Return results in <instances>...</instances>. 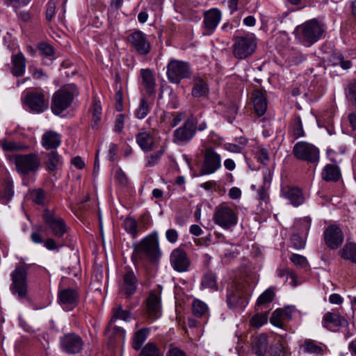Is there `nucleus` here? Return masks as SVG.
Listing matches in <instances>:
<instances>
[{
	"label": "nucleus",
	"instance_id": "473e14b6",
	"mask_svg": "<svg viewBox=\"0 0 356 356\" xmlns=\"http://www.w3.org/2000/svg\"><path fill=\"white\" fill-rule=\"evenodd\" d=\"M340 177V170L338 166L327 164L324 167L322 178L327 181H337Z\"/></svg>",
	"mask_w": 356,
	"mask_h": 356
},
{
	"label": "nucleus",
	"instance_id": "a18cd8bd",
	"mask_svg": "<svg viewBox=\"0 0 356 356\" xmlns=\"http://www.w3.org/2000/svg\"><path fill=\"white\" fill-rule=\"evenodd\" d=\"M113 320L122 319L125 321H129L131 318V312L129 310L123 309L122 305H118L113 309Z\"/></svg>",
	"mask_w": 356,
	"mask_h": 356
},
{
	"label": "nucleus",
	"instance_id": "7c9ffc66",
	"mask_svg": "<svg viewBox=\"0 0 356 356\" xmlns=\"http://www.w3.org/2000/svg\"><path fill=\"white\" fill-rule=\"evenodd\" d=\"M268 353L270 356H286L289 348L286 340L281 336L277 337L275 342L270 346Z\"/></svg>",
	"mask_w": 356,
	"mask_h": 356
},
{
	"label": "nucleus",
	"instance_id": "a211bd4d",
	"mask_svg": "<svg viewBox=\"0 0 356 356\" xmlns=\"http://www.w3.org/2000/svg\"><path fill=\"white\" fill-rule=\"evenodd\" d=\"M137 286L138 278L134 272L130 268H127L119 284L120 292L129 298L136 293Z\"/></svg>",
	"mask_w": 356,
	"mask_h": 356
},
{
	"label": "nucleus",
	"instance_id": "49530a36",
	"mask_svg": "<svg viewBox=\"0 0 356 356\" xmlns=\"http://www.w3.org/2000/svg\"><path fill=\"white\" fill-rule=\"evenodd\" d=\"M274 297V289L272 287L268 288L259 296L257 301V305L260 306L266 303H269L273 300Z\"/></svg>",
	"mask_w": 356,
	"mask_h": 356
},
{
	"label": "nucleus",
	"instance_id": "864d4df0",
	"mask_svg": "<svg viewBox=\"0 0 356 356\" xmlns=\"http://www.w3.org/2000/svg\"><path fill=\"white\" fill-rule=\"evenodd\" d=\"M31 197L33 202L38 205L44 204L45 193L42 188H38L31 192Z\"/></svg>",
	"mask_w": 356,
	"mask_h": 356
},
{
	"label": "nucleus",
	"instance_id": "39448f33",
	"mask_svg": "<svg viewBox=\"0 0 356 356\" xmlns=\"http://www.w3.org/2000/svg\"><path fill=\"white\" fill-rule=\"evenodd\" d=\"M29 268L30 264L23 262L17 265L10 273L12 284L10 289L19 299L24 298L27 294V274Z\"/></svg>",
	"mask_w": 356,
	"mask_h": 356
},
{
	"label": "nucleus",
	"instance_id": "1a4fd4ad",
	"mask_svg": "<svg viewBox=\"0 0 356 356\" xmlns=\"http://www.w3.org/2000/svg\"><path fill=\"white\" fill-rule=\"evenodd\" d=\"M166 74L170 83L178 84L182 79L190 78L191 68L187 62L172 59L167 65Z\"/></svg>",
	"mask_w": 356,
	"mask_h": 356
},
{
	"label": "nucleus",
	"instance_id": "2f4dec72",
	"mask_svg": "<svg viewBox=\"0 0 356 356\" xmlns=\"http://www.w3.org/2000/svg\"><path fill=\"white\" fill-rule=\"evenodd\" d=\"M268 338L265 334L256 337L252 343V350L257 356H264L268 351Z\"/></svg>",
	"mask_w": 356,
	"mask_h": 356
},
{
	"label": "nucleus",
	"instance_id": "052dcab7",
	"mask_svg": "<svg viewBox=\"0 0 356 356\" xmlns=\"http://www.w3.org/2000/svg\"><path fill=\"white\" fill-rule=\"evenodd\" d=\"M267 314H255L251 319L250 323L252 326L259 327L267 323Z\"/></svg>",
	"mask_w": 356,
	"mask_h": 356
},
{
	"label": "nucleus",
	"instance_id": "5701e85b",
	"mask_svg": "<svg viewBox=\"0 0 356 356\" xmlns=\"http://www.w3.org/2000/svg\"><path fill=\"white\" fill-rule=\"evenodd\" d=\"M281 196L288 200L293 207H298L305 202L302 191L298 187L286 186L282 188Z\"/></svg>",
	"mask_w": 356,
	"mask_h": 356
},
{
	"label": "nucleus",
	"instance_id": "393cba45",
	"mask_svg": "<svg viewBox=\"0 0 356 356\" xmlns=\"http://www.w3.org/2000/svg\"><path fill=\"white\" fill-rule=\"evenodd\" d=\"M209 92L207 78L204 75H195L192 81L191 95L199 98L206 97Z\"/></svg>",
	"mask_w": 356,
	"mask_h": 356
},
{
	"label": "nucleus",
	"instance_id": "9d476101",
	"mask_svg": "<svg viewBox=\"0 0 356 356\" xmlns=\"http://www.w3.org/2000/svg\"><path fill=\"white\" fill-rule=\"evenodd\" d=\"M203 161L200 168L202 175H211L218 171L222 166V158L215 148L206 147L202 154Z\"/></svg>",
	"mask_w": 356,
	"mask_h": 356
},
{
	"label": "nucleus",
	"instance_id": "ea45409f",
	"mask_svg": "<svg viewBox=\"0 0 356 356\" xmlns=\"http://www.w3.org/2000/svg\"><path fill=\"white\" fill-rule=\"evenodd\" d=\"M209 312L207 305L203 301L195 299L192 302V312L195 317L204 316Z\"/></svg>",
	"mask_w": 356,
	"mask_h": 356
},
{
	"label": "nucleus",
	"instance_id": "7ed1b4c3",
	"mask_svg": "<svg viewBox=\"0 0 356 356\" xmlns=\"http://www.w3.org/2000/svg\"><path fill=\"white\" fill-rule=\"evenodd\" d=\"M7 158L15 165V170L20 176L35 174L42 165L41 159L36 153L16 154L8 155Z\"/></svg>",
	"mask_w": 356,
	"mask_h": 356
},
{
	"label": "nucleus",
	"instance_id": "f3484780",
	"mask_svg": "<svg viewBox=\"0 0 356 356\" xmlns=\"http://www.w3.org/2000/svg\"><path fill=\"white\" fill-rule=\"evenodd\" d=\"M203 17V35H210L218 26L222 18V13L218 8H211L204 12Z\"/></svg>",
	"mask_w": 356,
	"mask_h": 356
},
{
	"label": "nucleus",
	"instance_id": "3c124183",
	"mask_svg": "<svg viewBox=\"0 0 356 356\" xmlns=\"http://www.w3.org/2000/svg\"><path fill=\"white\" fill-rule=\"evenodd\" d=\"M306 238L300 234L294 233L291 236V244L293 247L297 250L303 249L306 244Z\"/></svg>",
	"mask_w": 356,
	"mask_h": 356
},
{
	"label": "nucleus",
	"instance_id": "4be33fe9",
	"mask_svg": "<svg viewBox=\"0 0 356 356\" xmlns=\"http://www.w3.org/2000/svg\"><path fill=\"white\" fill-rule=\"evenodd\" d=\"M78 298V293L74 289H65L58 293V302L67 311L72 310L77 305Z\"/></svg>",
	"mask_w": 356,
	"mask_h": 356
},
{
	"label": "nucleus",
	"instance_id": "0e129e2a",
	"mask_svg": "<svg viewBox=\"0 0 356 356\" xmlns=\"http://www.w3.org/2000/svg\"><path fill=\"white\" fill-rule=\"evenodd\" d=\"M250 1V0H228V5L232 13H233L243 8Z\"/></svg>",
	"mask_w": 356,
	"mask_h": 356
},
{
	"label": "nucleus",
	"instance_id": "f8f14e48",
	"mask_svg": "<svg viewBox=\"0 0 356 356\" xmlns=\"http://www.w3.org/2000/svg\"><path fill=\"white\" fill-rule=\"evenodd\" d=\"M227 303L229 308L243 309L245 307L248 300L245 296L242 284L234 282L228 288Z\"/></svg>",
	"mask_w": 356,
	"mask_h": 356
},
{
	"label": "nucleus",
	"instance_id": "20e7f679",
	"mask_svg": "<svg viewBox=\"0 0 356 356\" xmlns=\"http://www.w3.org/2000/svg\"><path fill=\"white\" fill-rule=\"evenodd\" d=\"M78 95V88L74 83L61 87L52 96L51 106L52 112L56 115L62 113L72 105L74 97Z\"/></svg>",
	"mask_w": 356,
	"mask_h": 356
},
{
	"label": "nucleus",
	"instance_id": "de8ad7c7",
	"mask_svg": "<svg viewBox=\"0 0 356 356\" xmlns=\"http://www.w3.org/2000/svg\"><path fill=\"white\" fill-rule=\"evenodd\" d=\"M290 261L297 267L306 269L309 267V262L307 258L302 255L293 253L290 257Z\"/></svg>",
	"mask_w": 356,
	"mask_h": 356
},
{
	"label": "nucleus",
	"instance_id": "c03bdc74",
	"mask_svg": "<svg viewBox=\"0 0 356 356\" xmlns=\"http://www.w3.org/2000/svg\"><path fill=\"white\" fill-rule=\"evenodd\" d=\"M341 257L356 264V244L354 243L346 244L342 250Z\"/></svg>",
	"mask_w": 356,
	"mask_h": 356
},
{
	"label": "nucleus",
	"instance_id": "4468645a",
	"mask_svg": "<svg viewBox=\"0 0 356 356\" xmlns=\"http://www.w3.org/2000/svg\"><path fill=\"white\" fill-rule=\"evenodd\" d=\"M24 103L33 112L40 113L49 108V99L42 92L31 91L24 98Z\"/></svg>",
	"mask_w": 356,
	"mask_h": 356
},
{
	"label": "nucleus",
	"instance_id": "a878e982",
	"mask_svg": "<svg viewBox=\"0 0 356 356\" xmlns=\"http://www.w3.org/2000/svg\"><path fill=\"white\" fill-rule=\"evenodd\" d=\"M252 99L255 112L259 116L265 114L267 109L266 92L261 90H255L252 93Z\"/></svg>",
	"mask_w": 356,
	"mask_h": 356
},
{
	"label": "nucleus",
	"instance_id": "e433bc0d",
	"mask_svg": "<svg viewBox=\"0 0 356 356\" xmlns=\"http://www.w3.org/2000/svg\"><path fill=\"white\" fill-rule=\"evenodd\" d=\"M149 333V328H142L135 333L132 342V347L134 350H138L141 348Z\"/></svg>",
	"mask_w": 356,
	"mask_h": 356
},
{
	"label": "nucleus",
	"instance_id": "603ef678",
	"mask_svg": "<svg viewBox=\"0 0 356 356\" xmlns=\"http://www.w3.org/2000/svg\"><path fill=\"white\" fill-rule=\"evenodd\" d=\"M165 152L164 147L161 148V149L154 152L152 154L147 156L146 161V165L149 167L154 166L156 165L161 158V156L163 155Z\"/></svg>",
	"mask_w": 356,
	"mask_h": 356
},
{
	"label": "nucleus",
	"instance_id": "c85d7f7f",
	"mask_svg": "<svg viewBox=\"0 0 356 356\" xmlns=\"http://www.w3.org/2000/svg\"><path fill=\"white\" fill-rule=\"evenodd\" d=\"M136 141L140 149L145 152L152 151L154 147V136L149 131H145L138 133L136 135Z\"/></svg>",
	"mask_w": 356,
	"mask_h": 356
},
{
	"label": "nucleus",
	"instance_id": "ddd939ff",
	"mask_svg": "<svg viewBox=\"0 0 356 356\" xmlns=\"http://www.w3.org/2000/svg\"><path fill=\"white\" fill-rule=\"evenodd\" d=\"M127 42L131 51L139 56L147 55L151 49V44L146 35L140 31H134L127 37Z\"/></svg>",
	"mask_w": 356,
	"mask_h": 356
},
{
	"label": "nucleus",
	"instance_id": "79ce46f5",
	"mask_svg": "<svg viewBox=\"0 0 356 356\" xmlns=\"http://www.w3.org/2000/svg\"><path fill=\"white\" fill-rule=\"evenodd\" d=\"M202 115V113H200L199 115H195L194 114H191L186 120H191L193 124L191 126L192 129L194 130V132L196 134L197 131H202L205 130L207 127V124L206 120H201Z\"/></svg>",
	"mask_w": 356,
	"mask_h": 356
},
{
	"label": "nucleus",
	"instance_id": "13d9d810",
	"mask_svg": "<svg viewBox=\"0 0 356 356\" xmlns=\"http://www.w3.org/2000/svg\"><path fill=\"white\" fill-rule=\"evenodd\" d=\"M293 134L296 138H298L304 136V130L302 128L301 118L300 117H296L294 119Z\"/></svg>",
	"mask_w": 356,
	"mask_h": 356
},
{
	"label": "nucleus",
	"instance_id": "f03ea898",
	"mask_svg": "<svg viewBox=\"0 0 356 356\" xmlns=\"http://www.w3.org/2000/svg\"><path fill=\"white\" fill-rule=\"evenodd\" d=\"M133 248L131 259L134 264L144 259L154 261L161 255L157 232L146 236L138 243H134Z\"/></svg>",
	"mask_w": 356,
	"mask_h": 356
},
{
	"label": "nucleus",
	"instance_id": "c756f323",
	"mask_svg": "<svg viewBox=\"0 0 356 356\" xmlns=\"http://www.w3.org/2000/svg\"><path fill=\"white\" fill-rule=\"evenodd\" d=\"M11 72L15 76H22L26 70V58L22 52L13 54L11 57Z\"/></svg>",
	"mask_w": 356,
	"mask_h": 356
},
{
	"label": "nucleus",
	"instance_id": "774afa93",
	"mask_svg": "<svg viewBox=\"0 0 356 356\" xmlns=\"http://www.w3.org/2000/svg\"><path fill=\"white\" fill-rule=\"evenodd\" d=\"M124 115L123 114H119L117 115L115 121V125H114V130L116 132H121L124 128Z\"/></svg>",
	"mask_w": 356,
	"mask_h": 356
},
{
	"label": "nucleus",
	"instance_id": "aec40b11",
	"mask_svg": "<svg viewBox=\"0 0 356 356\" xmlns=\"http://www.w3.org/2000/svg\"><path fill=\"white\" fill-rule=\"evenodd\" d=\"M324 241L330 249H337L343 241V235L341 229L337 225H330L325 230Z\"/></svg>",
	"mask_w": 356,
	"mask_h": 356
},
{
	"label": "nucleus",
	"instance_id": "a19ab883",
	"mask_svg": "<svg viewBox=\"0 0 356 356\" xmlns=\"http://www.w3.org/2000/svg\"><path fill=\"white\" fill-rule=\"evenodd\" d=\"M150 109L151 103L148 102L145 98H141L139 102V105L135 111V117L138 119H143L148 115Z\"/></svg>",
	"mask_w": 356,
	"mask_h": 356
},
{
	"label": "nucleus",
	"instance_id": "6e6552de",
	"mask_svg": "<svg viewBox=\"0 0 356 356\" xmlns=\"http://www.w3.org/2000/svg\"><path fill=\"white\" fill-rule=\"evenodd\" d=\"M213 220L220 227L229 229L237 224L238 214L232 207L220 204L215 210Z\"/></svg>",
	"mask_w": 356,
	"mask_h": 356
},
{
	"label": "nucleus",
	"instance_id": "4c0bfd02",
	"mask_svg": "<svg viewBox=\"0 0 356 356\" xmlns=\"http://www.w3.org/2000/svg\"><path fill=\"white\" fill-rule=\"evenodd\" d=\"M62 163L61 158L56 152H51L47 154V161L45 162L47 170L53 172L57 169Z\"/></svg>",
	"mask_w": 356,
	"mask_h": 356
},
{
	"label": "nucleus",
	"instance_id": "b1692460",
	"mask_svg": "<svg viewBox=\"0 0 356 356\" xmlns=\"http://www.w3.org/2000/svg\"><path fill=\"white\" fill-rule=\"evenodd\" d=\"M348 324L347 320L337 313L327 312L323 318V325L330 331H336L340 327H346Z\"/></svg>",
	"mask_w": 356,
	"mask_h": 356
},
{
	"label": "nucleus",
	"instance_id": "f704fd0d",
	"mask_svg": "<svg viewBox=\"0 0 356 356\" xmlns=\"http://www.w3.org/2000/svg\"><path fill=\"white\" fill-rule=\"evenodd\" d=\"M312 224V219L309 216H305L297 220L294 224V228L297 233L300 234L305 238H307Z\"/></svg>",
	"mask_w": 356,
	"mask_h": 356
},
{
	"label": "nucleus",
	"instance_id": "8fccbe9b",
	"mask_svg": "<svg viewBox=\"0 0 356 356\" xmlns=\"http://www.w3.org/2000/svg\"><path fill=\"white\" fill-rule=\"evenodd\" d=\"M332 59L334 65H339L343 70H348L352 66L351 61L350 60H345L341 54H333Z\"/></svg>",
	"mask_w": 356,
	"mask_h": 356
},
{
	"label": "nucleus",
	"instance_id": "423d86ee",
	"mask_svg": "<svg viewBox=\"0 0 356 356\" xmlns=\"http://www.w3.org/2000/svg\"><path fill=\"white\" fill-rule=\"evenodd\" d=\"M325 29L322 24L316 19L309 20L298 28L299 38L306 47H310L322 36Z\"/></svg>",
	"mask_w": 356,
	"mask_h": 356
},
{
	"label": "nucleus",
	"instance_id": "09e8293b",
	"mask_svg": "<svg viewBox=\"0 0 356 356\" xmlns=\"http://www.w3.org/2000/svg\"><path fill=\"white\" fill-rule=\"evenodd\" d=\"M201 284L204 288L217 289L216 277L211 273H207L204 275Z\"/></svg>",
	"mask_w": 356,
	"mask_h": 356
},
{
	"label": "nucleus",
	"instance_id": "6ab92c4d",
	"mask_svg": "<svg viewBox=\"0 0 356 356\" xmlns=\"http://www.w3.org/2000/svg\"><path fill=\"white\" fill-rule=\"evenodd\" d=\"M146 312L152 321L160 318L162 314L161 298L155 292H150L146 300Z\"/></svg>",
	"mask_w": 356,
	"mask_h": 356
},
{
	"label": "nucleus",
	"instance_id": "2eb2a0df",
	"mask_svg": "<svg viewBox=\"0 0 356 356\" xmlns=\"http://www.w3.org/2000/svg\"><path fill=\"white\" fill-rule=\"evenodd\" d=\"M83 341L77 334L70 332L60 338V346L63 351L68 354H77L83 347Z\"/></svg>",
	"mask_w": 356,
	"mask_h": 356
},
{
	"label": "nucleus",
	"instance_id": "cd10ccee",
	"mask_svg": "<svg viewBox=\"0 0 356 356\" xmlns=\"http://www.w3.org/2000/svg\"><path fill=\"white\" fill-rule=\"evenodd\" d=\"M141 86L146 93L151 95L155 92V80L153 72L149 69H142L140 70Z\"/></svg>",
	"mask_w": 356,
	"mask_h": 356
},
{
	"label": "nucleus",
	"instance_id": "72a5a7b5",
	"mask_svg": "<svg viewBox=\"0 0 356 356\" xmlns=\"http://www.w3.org/2000/svg\"><path fill=\"white\" fill-rule=\"evenodd\" d=\"M122 227L124 230L134 238H136L140 232L138 221L135 218L130 216L127 217L124 220Z\"/></svg>",
	"mask_w": 356,
	"mask_h": 356
},
{
	"label": "nucleus",
	"instance_id": "37998d69",
	"mask_svg": "<svg viewBox=\"0 0 356 356\" xmlns=\"http://www.w3.org/2000/svg\"><path fill=\"white\" fill-rule=\"evenodd\" d=\"M140 356H163L162 350L152 342H148L141 350Z\"/></svg>",
	"mask_w": 356,
	"mask_h": 356
},
{
	"label": "nucleus",
	"instance_id": "412c9836",
	"mask_svg": "<svg viewBox=\"0 0 356 356\" xmlns=\"http://www.w3.org/2000/svg\"><path fill=\"white\" fill-rule=\"evenodd\" d=\"M192 121L186 120L183 125L176 129L173 133V140L178 145H183L191 141L195 135L192 129Z\"/></svg>",
	"mask_w": 356,
	"mask_h": 356
},
{
	"label": "nucleus",
	"instance_id": "bf43d9fd",
	"mask_svg": "<svg viewBox=\"0 0 356 356\" xmlns=\"http://www.w3.org/2000/svg\"><path fill=\"white\" fill-rule=\"evenodd\" d=\"M283 312L281 309H276L270 319V323L278 327H282L283 325L282 322Z\"/></svg>",
	"mask_w": 356,
	"mask_h": 356
},
{
	"label": "nucleus",
	"instance_id": "5fc2aeb1",
	"mask_svg": "<svg viewBox=\"0 0 356 356\" xmlns=\"http://www.w3.org/2000/svg\"><path fill=\"white\" fill-rule=\"evenodd\" d=\"M278 275L280 277L286 276L287 277V280H289V279L291 280L290 284L292 286H296L298 285V283L296 282L297 275H296V273L295 272H293L292 270H289L287 268L282 269V270H280L278 271Z\"/></svg>",
	"mask_w": 356,
	"mask_h": 356
},
{
	"label": "nucleus",
	"instance_id": "c9c22d12",
	"mask_svg": "<svg viewBox=\"0 0 356 356\" xmlns=\"http://www.w3.org/2000/svg\"><path fill=\"white\" fill-rule=\"evenodd\" d=\"M102 105L99 100L96 98L93 99L92 105L91 108L92 112V127L97 129L102 118Z\"/></svg>",
	"mask_w": 356,
	"mask_h": 356
},
{
	"label": "nucleus",
	"instance_id": "bb28decb",
	"mask_svg": "<svg viewBox=\"0 0 356 356\" xmlns=\"http://www.w3.org/2000/svg\"><path fill=\"white\" fill-rule=\"evenodd\" d=\"M60 143L61 136L55 131H47L42 136L41 145L46 149H57Z\"/></svg>",
	"mask_w": 356,
	"mask_h": 356
},
{
	"label": "nucleus",
	"instance_id": "6e6d98bb",
	"mask_svg": "<svg viewBox=\"0 0 356 356\" xmlns=\"http://www.w3.org/2000/svg\"><path fill=\"white\" fill-rule=\"evenodd\" d=\"M304 350L309 353L321 354L323 353L322 348L312 341H305Z\"/></svg>",
	"mask_w": 356,
	"mask_h": 356
},
{
	"label": "nucleus",
	"instance_id": "dca6fc26",
	"mask_svg": "<svg viewBox=\"0 0 356 356\" xmlns=\"http://www.w3.org/2000/svg\"><path fill=\"white\" fill-rule=\"evenodd\" d=\"M170 262L173 269L179 273L189 270L191 260L186 251L181 248H177L172 251L170 255Z\"/></svg>",
	"mask_w": 356,
	"mask_h": 356
},
{
	"label": "nucleus",
	"instance_id": "58836bf2",
	"mask_svg": "<svg viewBox=\"0 0 356 356\" xmlns=\"http://www.w3.org/2000/svg\"><path fill=\"white\" fill-rule=\"evenodd\" d=\"M0 145L5 152H19L26 150L29 146L13 140L0 141Z\"/></svg>",
	"mask_w": 356,
	"mask_h": 356
},
{
	"label": "nucleus",
	"instance_id": "9b49d317",
	"mask_svg": "<svg viewBox=\"0 0 356 356\" xmlns=\"http://www.w3.org/2000/svg\"><path fill=\"white\" fill-rule=\"evenodd\" d=\"M293 153L298 159L309 163H316L319 160L318 149L307 142H298L293 147Z\"/></svg>",
	"mask_w": 356,
	"mask_h": 356
},
{
	"label": "nucleus",
	"instance_id": "338daca9",
	"mask_svg": "<svg viewBox=\"0 0 356 356\" xmlns=\"http://www.w3.org/2000/svg\"><path fill=\"white\" fill-rule=\"evenodd\" d=\"M38 50L41 52V54L50 56L54 54V49L52 47L47 43H40L38 46Z\"/></svg>",
	"mask_w": 356,
	"mask_h": 356
},
{
	"label": "nucleus",
	"instance_id": "4d7b16f0",
	"mask_svg": "<svg viewBox=\"0 0 356 356\" xmlns=\"http://www.w3.org/2000/svg\"><path fill=\"white\" fill-rule=\"evenodd\" d=\"M247 139H243V143L241 145L234 143H225L224 147L226 150L233 153H241L244 147L247 145Z\"/></svg>",
	"mask_w": 356,
	"mask_h": 356
},
{
	"label": "nucleus",
	"instance_id": "e2e57ef3",
	"mask_svg": "<svg viewBox=\"0 0 356 356\" xmlns=\"http://www.w3.org/2000/svg\"><path fill=\"white\" fill-rule=\"evenodd\" d=\"M346 97L353 104L356 105V81L350 83L346 89Z\"/></svg>",
	"mask_w": 356,
	"mask_h": 356
},
{
	"label": "nucleus",
	"instance_id": "0eeeda50",
	"mask_svg": "<svg viewBox=\"0 0 356 356\" xmlns=\"http://www.w3.org/2000/svg\"><path fill=\"white\" fill-rule=\"evenodd\" d=\"M233 54L238 59L251 56L257 48V39L253 34L236 37L233 44Z\"/></svg>",
	"mask_w": 356,
	"mask_h": 356
},
{
	"label": "nucleus",
	"instance_id": "69168bd1",
	"mask_svg": "<svg viewBox=\"0 0 356 356\" xmlns=\"http://www.w3.org/2000/svg\"><path fill=\"white\" fill-rule=\"evenodd\" d=\"M256 158L263 163L268 161L269 158L267 149L261 147H258Z\"/></svg>",
	"mask_w": 356,
	"mask_h": 356
},
{
	"label": "nucleus",
	"instance_id": "680f3d73",
	"mask_svg": "<svg viewBox=\"0 0 356 356\" xmlns=\"http://www.w3.org/2000/svg\"><path fill=\"white\" fill-rule=\"evenodd\" d=\"M31 0H3L4 4L8 7H13L15 10L21 7L27 6Z\"/></svg>",
	"mask_w": 356,
	"mask_h": 356
},
{
	"label": "nucleus",
	"instance_id": "f257e3e1",
	"mask_svg": "<svg viewBox=\"0 0 356 356\" xmlns=\"http://www.w3.org/2000/svg\"><path fill=\"white\" fill-rule=\"evenodd\" d=\"M42 220L46 228L54 238L44 240L42 236L44 229L42 226H38L31 232V239L35 244L43 243L48 250L58 252L59 249L63 246L64 236L67 234L70 228L64 219L53 210L45 209L42 213Z\"/></svg>",
	"mask_w": 356,
	"mask_h": 356
}]
</instances>
